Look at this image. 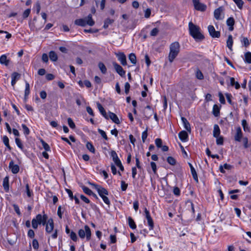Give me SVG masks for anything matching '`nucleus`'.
<instances>
[{
	"label": "nucleus",
	"mask_w": 251,
	"mask_h": 251,
	"mask_svg": "<svg viewBox=\"0 0 251 251\" xmlns=\"http://www.w3.org/2000/svg\"><path fill=\"white\" fill-rule=\"evenodd\" d=\"M189 30L190 34L196 40H201L204 38V36L200 32V28L191 22L189 23Z\"/></svg>",
	"instance_id": "nucleus-1"
},
{
	"label": "nucleus",
	"mask_w": 251,
	"mask_h": 251,
	"mask_svg": "<svg viewBox=\"0 0 251 251\" xmlns=\"http://www.w3.org/2000/svg\"><path fill=\"white\" fill-rule=\"evenodd\" d=\"M91 184L97 190L99 196L102 198L104 202L109 206L110 201L107 197L108 195V191L105 188L99 185L94 183H91Z\"/></svg>",
	"instance_id": "nucleus-2"
},
{
	"label": "nucleus",
	"mask_w": 251,
	"mask_h": 251,
	"mask_svg": "<svg viewBox=\"0 0 251 251\" xmlns=\"http://www.w3.org/2000/svg\"><path fill=\"white\" fill-rule=\"evenodd\" d=\"M180 50V45L178 42L172 43L170 47V53L168 58L169 61L172 63L177 56Z\"/></svg>",
	"instance_id": "nucleus-3"
},
{
	"label": "nucleus",
	"mask_w": 251,
	"mask_h": 251,
	"mask_svg": "<svg viewBox=\"0 0 251 251\" xmlns=\"http://www.w3.org/2000/svg\"><path fill=\"white\" fill-rule=\"evenodd\" d=\"M78 235L81 238H84L86 236L87 240L89 241L91 239V231L88 226L85 225L84 229H80L78 232Z\"/></svg>",
	"instance_id": "nucleus-4"
},
{
	"label": "nucleus",
	"mask_w": 251,
	"mask_h": 251,
	"mask_svg": "<svg viewBox=\"0 0 251 251\" xmlns=\"http://www.w3.org/2000/svg\"><path fill=\"white\" fill-rule=\"evenodd\" d=\"M44 24V23L42 22L39 24L38 22H37L36 18L34 17L33 20V22L29 23V26L30 29L32 30L39 31L42 28Z\"/></svg>",
	"instance_id": "nucleus-5"
},
{
	"label": "nucleus",
	"mask_w": 251,
	"mask_h": 251,
	"mask_svg": "<svg viewBox=\"0 0 251 251\" xmlns=\"http://www.w3.org/2000/svg\"><path fill=\"white\" fill-rule=\"evenodd\" d=\"M113 66L116 72L121 76H125L126 72L123 70V68L116 62L112 63Z\"/></svg>",
	"instance_id": "nucleus-6"
},
{
	"label": "nucleus",
	"mask_w": 251,
	"mask_h": 251,
	"mask_svg": "<svg viewBox=\"0 0 251 251\" xmlns=\"http://www.w3.org/2000/svg\"><path fill=\"white\" fill-rule=\"evenodd\" d=\"M193 3L195 8L197 10L204 11L205 10L206 6L205 5L200 2L199 0H193Z\"/></svg>",
	"instance_id": "nucleus-7"
},
{
	"label": "nucleus",
	"mask_w": 251,
	"mask_h": 251,
	"mask_svg": "<svg viewBox=\"0 0 251 251\" xmlns=\"http://www.w3.org/2000/svg\"><path fill=\"white\" fill-rule=\"evenodd\" d=\"M48 216L47 214H44L42 216L41 214H38L36 216V218H34L36 221L39 223V224H43V225H45L47 223L48 220Z\"/></svg>",
	"instance_id": "nucleus-8"
},
{
	"label": "nucleus",
	"mask_w": 251,
	"mask_h": 251,
	"mask_svg": "<svg viewBox=\"0 0 251 251\" xmlns=\"http://www.w3.org/2000/svg\"><path fill=\"white\" fill-rule=\"evenodd\" d=\"M116 56L118 57V60L121 62L123 66L127 65L126 59V55L122 52L115 53Z\"/></svg>",
	"instance_id": "nucleus-9"
},
{
	"label": "nucleus",
	"mask_w": 251,
	"mask_h": 251,
	"mask_svg": "<svg viewBox=\"0 0 251 251\" xmlns=\"http://www.w3.org/2000/svg\"><path fill=\"white\" fill-rule=\"evenodd\" d=\"M208 32L211 37L213 38H219L220 36V32L216 31L213 25H210L208 26Z\"/></svg>",
	"instance_id": "nucleus-10"
},
{
	"label": "nucleus",
	"mask_w": 251,
	"mask_h": 251,
	"mask_svg": "<svg viewBox=\"0 0 251 251\" xmlns=\"http://www.w3.org/2000/svg\"><path fill=\"white\" fill-rule=\"evenodd\" d=\"M46 225V231L48 233H50L54 228L53 221L52 219H50L47 222Z\"/></svg>",
	"instance_id": "nucleus-11"
},
{
	"label": "nucleus",
	"mask_w": 251,
	"mask_h": 251,
	"mask_svg": "<svg viewBox=\"0 0 251 251\" xmlns=\"http://www.w3.org/2000/svg\"><path fill=\"white\" fill-rule=\"evenodd\" d=\"M9 168L11 169L12 173L14 174H17L20 170L19 167L18 165L14 164V161L11 160L9 164Z\"/></svg>",
	"instance_id": "nucleus-12"
},
{
	"label": "nucleus",
	"mask_w": 251,
	"mask_h": 251,
	"mask_svg": "<svg viewBox=\"0 0 251 251\" xmlns=\"http://www.w3.org/2000/svg\"><path fill=\"white\" fill-rule=\"evenodd\" d=\"M153 113V111L151 109V107L150 106L148 105L145 108L144 110V114L145 117L147 119H149L152 116Z\"/></svg>",
	"instance_id": "nucleus-13"
},
{
	"label": "nucleus",
	"mask_w": 251,
	"mask_h": 251,
	"mask_svg": "<svg viewBox=\"0 0 251 251\" xmlns=\"http://www.w3.org/2000/svg\"><path fill=\"white\" fill-rule=\"evenodd\" d=\"M110 155L112 157L113 161L114 162L116 166L118 165V164L121 163V161L119 159L118 155L115 151H112L110 152Z\"/></svg>",
	"instance_id": "nucleus-14"
},
{
	"label": "nucleus",
	"mask_w": 251,
	"mask_h": 251,
	"mask_svg": "<svg viewBox=\"0 0 251 251\" xmlns=\"http://www.w3.org/2000/svg\"><path fill=\"white\" fill-rule=\"evenodd\" d=\"M21 76V75L17 72H14L12 75V80H11V85L13 87H14L15 84L16 83V81L20 79Z\"/></svg>",
	"instance_id": "nucleus-15"
},
{
	"label": "nucleus",
	"mask_w": 251,
	"mask_h": 251,
	"mask_svg": "<svg viewBox=\"0 0 251 251\" xmlns=\"http://www.w3.org/2000/svg\"><path fill=\"white\" fill-rule=\"evenodd\" d=\"M108 119L110 118L115 124H119L120 123V121L118 117L114 113L109 112L108 113Z\"/></svg>",
	"instance_id": "nucleus-16"
},
{
	"label": "nucleus",
	"mask_w": 251,
	"mask_h": 251,
	"mask_svg": "<svg viewBox=\"0 0 251 251\" xmlns=\"http://www.w3.org/2000/svg\"><path fill=\"white\" fill-rule=\"evenodd\" d=\"M243 134L242 132L241 128L240 127H238L236 129V132L234 136V139L235 141L240 142L241 139L242 138Z\"/></svg>",
	"instance_id": "nucleus-17"
},
{
	"label": "nucleus",
	"mask_w": 251,
	"mask_h": 251,
	"mask_svg": "<svg viewBox=\"0 0 251 251\" xmlns=\"http://www.w3.org/2000/svg\"><path fill=\"white\" fill-rule=\"evenodd\" d=\"M178 137L182 142H186L188 137V135L186 131L182 130L178 133Z\"/></svg>",
	"instance_id": "nucleus-18"
},
{
	"label": "nucleus",
	"mask_w": 251,
	"mask_h": 251,
	"mask_svg": "<svg viewBox=\"0 0 251 251\" xmlns=\"http://www.w3.org/2000/svg\"><path fill=\"white\" fill-rule=\"evenodd\" d=\"M234 24L235 21L233 18L230 17L227 19L226 20V24L229 26L228 29L229 31H231L233 30Z\"/></svg>",
	"instance_id": "nucleus-19"
},
{
	"label": "nucleus",
	"mask_w": 251,
	"mask_h": 251,
	"mask_svg": "<svg viewBox=\"0 0 251 251\" xmlns=\"http://www.w3.org/2000/svg\"><path fill=\"white\" fill-rule=\"evenodd\" d=\"M98 108L99 109L101 114L106 119H108V115L106 114L105 110L99 102L97 103Z\"/></svg>",
	"instance_id": "nucleus-20"
},
{
	"label": "nucleus",
	"mask_w": 251,
	"mask_h": 251,
	"mask_svg": "<svg viewBox=\"0 0 251 251\" xmlns=\"http://www.w3.org/2000/svg\"><path fill=\"white\" fill-rule=\"evenodd\" d=\"M223 7H219V8H217L215 10L214 12V18L216 20H219L220 19V15L222 13V12L223 11Z\"/></svg>",
	"instance_id": "nucleus-21"
},
{
	"label": "nucleus",
	"mask_w": 251,
	"mask_h": 251,
	"mask_svg": "<svg viewBox=\"0 0 251 251\" xmlns=\"http://www.w3.org/2000/svg\"><path fill=\"white\" fill-rule=\"evenodd\" d=\"M181 119L183 123L184 128L186 129V130H187V131L190 132L191 130V126L187 120L185 118L183 117H181Z\"/></svg>",
	"instance_id": "nucleus-22"
},
{
	"label": "nucleus",
	"mask_w": 251,
	"mask_h": 251,
	"mask_svg": "<svg viewBox=\"0 0 251 251\" xmlns=\"http://www.w3.org/2000/svg\"><path fill=\"white\" fill-rule=\"evenodd\" d=\"M9 62L10 60L7 58L6 55L3 54L0 57V64L7 66L9 65Z\"/></svg>",
	"instance_id": "nucleus-23"
},
{
	"label": "nucleus",
	"mask_w": 251,
	"mask_h": 251,
	"mask_svg": "<svg viewBox=\"0 0 251 251\" xmlns=\"http://www.w3.org/2000/svg\"><path fill=\"white\" fill-rule=\"evenodd\" d=\"M189 165L190 166L191 174H192L193 178L197 182H198V177L197 172H196L195 168H194V167L191 163H189Z\"/></svg>",
	"instance_id": "nucleus-24"
},
{
	"label": "nucleus",
	"mask_w": 251,
	"mask_h": 251,
	"mask_svg": "<svg viewBox=\"0 0 251 251\" xmlns=\"http://www.w3.org/2000/svg\"><path fill=\"white\" fill-rule=\"evenodd\" d=\"M220 134V129L218 125H214L213 135L214 137H218Z\"/></svg>",
	"instance_id": "nucleus-25"
},
{
	"label": "nucleus",
	"mask_w": 251,
	"mask_h": 251,
	"mask_svg": "<svg viewBox=\"0 0 251 251\" xmlns=\"http://www.w3.org/2000/svg\"><path fill=\"white\" fill-rule=\"evenodd\" d=\"M233 39L231 35H229L226 41V46L230 50H232V47L233 45Z\"/></svg>",
	"instance_id": "nucleus-26"
},
{
	"label": "nucleus",
	"mask_w": 251,
	"mask_h": 251,
	"mask_svg": "<svg viewBox=\"0 0 251 251\" xmlns=\"http://www.w3.org/2000/svg\"><path fill=\"white\" fill-rule=\"evenodd\" d=\"M75 24L79 26H84L86 25V21L83 19H77L75 20Z\"/></svg>",
	"instance_id": "nucleus-27"
},
{
	"label": "nucleus",
	"mask_w": 251,
	"mask_h": 251,
	"mask_svg": "<svg viewBox=\"0 0 251 251\" xmlns=\"http://www.w3.org/2000/svg\"><path fill=\"white\" fill-rule=\"evenodd\" d=\"M30 93L29 84L27 82H25V100L26 101L28 95Z\"/></svg>",
	"instance_id": "nucleus-28"
},
{
	"label": "nucleus",
	"mask_w": 251,
	"mask_h": 251,
	"mask_svg": "<svg viewBox=\"0 0 251 251\" xmlns=\"http://www.w3.org/2000/svg\"><path fill=\"white\" fill-rule=\"evenodd\" d=\"M3 186L4 189L7 192L9 190V178L8 176H6L3 180Z\"/></svg>",
	"instance_id": "nucleus-29"
},
{
	"label": "nucleus",
	"mask_w": 251,
	"mask_h": 251,
	"mask_svg": "<svg viewBox=\"0 0 251 251\" xmlns=\"http://www.w3.org/2000/svg\"><path fill=\"white\" fill-rule=\"evenodd\" d=\"M49 57L52 61H56L58 59L57 55L54 51H50L49 52Z\"/></svg>",
	"instance_id": "nucleus-30"
},
{
	"label": "nucleus",
	"mask_w": 251,
	"mask_h": 251,
	"mask_svg": "<svg viewBox=\"0 0 251 251\" xmlns=\"http://www.w3.org/2000/svg\"><path fill=\"white\" fill-rule=\"evenodd\" d=\"M230 84L232 86H235L236 89H238L240 87V85L238 82H235L234 77L230 78Z\"/></svg>",
	"instance_id": "nucleus-31"
},
{
	"label": "nucleus",
	"mask_w": 251,
	"mask_h": 251,
	"mask_svg": "<svg viewBox=\"0 0 251 251\" xmlns=\"http://www.w3.org/2000/svg\"><path fill=\"white\" fill-rule=\"evenodd\" d=\"M213 114L215 117H218L220 114V108L217 104H214L213 107Z\"/></svg>",
	"instance_id": "nucleus-32"
},
{
	"label": "nucleus",
	"mask_w": 251,
	"mask_h": 251,
	"mask_svg": "<svg viewBox=\"0 0 251 251\" xmlns=\"http://www.w3.org/2000/svg\"><path fill=\"white\" fill-rule=\"evenodd\" d=\"M114 20L110 18L106 19L104 22L103 28L106 29L110 25H111L114 22Z\"/></svg>",
	"instance_id": "nucleus-33"
},
{
	"label": "nucleus",
	"mask_w": 251,
	"mask_h": 251,
	"mask_svg": "<svg viewBox=\"0 0 251 251\" xmlns=\"http://www.w3.org/2000/svg\"><path fill=\"white\" fill-rule=\"evenodd\" d=\"M128 225L130 227L133 229H135L136 228V225L134 221V220L132 219V218L131 217H129L128 218Z\"/></svg>",
	"instance_id": "nucleus-34"
},
{
	"label": "nucleus",
	"mask_w": 251,
	"mask_h": 251,
	"mask_svg": "<svg viewBox=\"0 0 251 251\" xmlns=\"http://www.w3.org/2000/svg\"><path fill=\"white\" fill-rule=\"evenodd\" d=\"M2 141H3L4 144L8 148L9 151H11V148L9 144V139H8V137L6 135L4 136L2 138Z\"/></svg>",
	"instance_id": "nucleus-35"
},
{
	"label": "nucleus",
	"mask_w": 251,
	"mask_h": 251,
	"mask_svg": "<svg viewBox=\"0 0 251 251\" xmlns=\"http://www.w3.org/2000/svg\"><path fill=\"white\" fill-rule=\"evenodd\" d=\"M99 68L103 74H105L107 72V69L104 64L102 62H100L98 64Z\"/></svg>",
	"instance_id": "nucleus-36"
},
{
	"label": "nucleus",
	"mask_w": 251,
	"mask_h": 251,
	"mask_svg": "<svg viewBox=\"0 0 251 251\" xmlns=\"http://www.w3.org/2000/svg\"><path fill=\"white\" fill-rule=\"evenodd\" d=\"M186 205L188 207H190L191 210L192 211V216L194 217L195 215V209H194V205L193 203L191 201H188L186 202Z\"/></svg>",
	"instance_id": "nucleus-37"
},
{
	"label": "nucleus",
	"mask_w": 251,
	"mask_h": 251,
	"mask_svg": "<svg viewBox=\"0 0 251 251\" xmlns=\"http://www.w3.org/2000/svg\"><path fill=\"white\" fill-rule=\"evenodd\" d=\"M85 20L86 21V25H88L90 26H93L95 24V22L92 19V16L91 14H89L88 16L87 19Z\"/></svg>",
	"instance_id": "nucleus-38"
},
{
	"label": "nucleus",
	"mask_w": 251,
	"mask_h": 251,
	"mask_svg": "<svg viewBox=\"0 0 251 251\" xmlns=\"http://www.w3.org/2000/svg\"><path fill=\"white\" fill-rule=\"evenodd\" d=\"M128 58L132 64H135L136 63V56L134 53H130L128 56Z\"/></svg>",
	"instance_id": "nucleus-39"
},
{
	"label": "nucleus",
	"mask_w": 251,
	"mask_h": 251,
	"mask_svg": "<svg viewBox=\"0 0 251 251\" xmlns=\"http://www.w3.org/2000/svg\"><path fill=\"white\" fill-rule=\"evenodd\" d=\"M245 61L249 64L251 63V52H247L245 54Z\"/></svg>",
	"instance_id": "nucleus-40"
},
{
	"label": "nucleus",
	"mask_w": 251,
	"mask_h": 251,
	"mask_svg": "<svg viewBox=\"0 0 251 251\" xmlns=\"http://www.w3.org/2000/svg\"><path fill=\"white\" fill-rule=\"evenodd\" d=\"M82 189L83 192L86 194L88 195L89 196H91V194H93V192L88 187L85 186H83L82 187Z\"/></svg>",
	"instance_id": "nucleus-41"
},
{
	"label": "nucleus",
	"mask_w": 251,
	"mask_h": 251,
	"mask_svg": "<svg viewBox=\"0 0 251 251\" xmlns=\"http://www.w3.org/2000/svg\"><path fill=\"white\" fill-rule=\"evenodd\" d=\"M41 143L46 151H50V150L49 145L45 142L43 139L40 140Z\"/></svg>",
	"instance_id": "nucleus-42"
},
{
	"label": "nucleus",
	"mask_w": 251,
	"mask_h": 251,
	"mask_svg": "<svg viewBox=\"0 0 251 251\" xmlns=\"http://www.w3.org/2000/svg\"><path fill=\"white\" fill-rule=\"evenodd\" d=\"M148 221V224L150 226V229L151 230L153 228L154 224L151 217L146 218Z\"/></svg>",
	"instance_id": "nucleus-43"
},
{
	"label": "nucleus",
	"mask_w": 251,
	"mask_h": 251,
	"mask_svg": "<svg viewBox=\"0 0 251 251\" xmlns=\"http://www.w3.org/2000/svg\"><path fill=\"white\" fill-rule=\"evenodd\" d=\"M86 147L88 150H89L91 152L94 153L95 151V149L93 145L90 142H87L86 144Z\"/></svg>",
	"instance_id": "nucleus-44"
},
{
	"label": "nucleus",
	"mask_w": 251,
	"mask_h": 251,
	"mask_svg": "<svg viewBox=\"0 0 251 251\" xmlns=\"http://www.w3.org/2000/svg\"><path fill=\"white\" fill-rule=\"evenodd\" d=\"M95 1L97 6H98L99 3L100 2V8L101 10H103L104 8L106 0H101L100 1L96 0Z\"/></svg>",
	"instance_id": "nucleus-45"
},
{
	"label": "nucleus",
	"mask_w": 251,
	"mask_h": 251,
	"mask_svg": "<svg viewBox=\"0 0 251 251\" xmlns=\"http://www.w3.org/2000/svg\"><path fill=\"white\" fill-rule=\"evenodd\" d=\"M196 76L198 79L200 80L203 79V75L202 72L199 69H197L196 71Z\"/></svg>",
	"instance_id": "nucleus-46"
},
{
	"label": "nucleus",
	"mask_w": 251,
	"mask_h": 251,
	"mask_svg": "<svg viewBox=\"0 0 251 251\" xmlns=\"http://www.w3.org/2000/svg\"><path fill=\"white\" fill-rule=\"evenodd\" d=\"M167 161L168 163L171 165H175L176 164V160L174 158L171 156H169L167 159Z\"/></svg>",
	"instance_id": "nucleus-47"
},
{
	"label": "nucleus",
	"mask_w": 251,
	"mask_h": 251,
	"mask_svg": "<svg viewBox=\"0 0 251 251\" xmlns=\"http://www.w3.org/2000/svg\"><path fill=\"white\" fill-rule=\"evenodd\" d=\"M68 124L69 126L72 128L74 129L75 127V125L73 120L71 118H68L67 119Z\"/></svg>",
	"instance_id": "nucleus-48"
},
{
	"label": "nucleus",
	"mask_w": 251,
	"mask_h": 251,
	"mask_svg": "<svg viewBox=\"0 0 251 251\" xmlns=\"http://www.w3.org/2000/svg\"><path fill=\"white\" fill-rule=\"evenodd\" d=\"M234 2L236 4L238 8L241 9L243 7L244 2L242 0H233Z\"/></svg>",
	"instance_id": "nucleus-49"
},
{
	"label": "nucleus",
	"mask_w": 251,
	"mask_h": 251,
	"mask_svg": "<svg viewBox=\"0 0 251 251\" xmlns=\"http://www.w3.org/2000/svg\"><path fill=\"white\" fill-rule=\"evenodd\" d=\"M242 125L245 131H250V128L248 126L246 120L242 121Z\"/></svg>",
	"instance_id": "nucleus-50"
},
{
	"label": "nucleus",
	"mask_w": 251,
	"mask_h": 251,
	"mask_svg": "<svg viewBox=\"0 0 251 251\" xmlns=\"http://www.w3.org/2000/svg\"><path fill=\"white\" fill-rule=\"evenodd\" d=\"M22 126L23 129L24 134L25 135H28L30 133V131L28 127L25 124H22Z\"/></svg>",
	"instance_id": "nucleus-51"
},
{
	"label": "nucleus",
	"mask_w": 251,
	"mask_h": 251,
	"mask_svg": "<svg viewBox=\"0 0 251 251\" xmlns=\"http://www.w3.org/2000/svg\"><path fill=\"white\" fill-rule=\"evenodd\" d=\"M15 142H16V144L17 145V146L19 148H20L22 150H23V148H24V146L22 143L21 140L18 138H16L15 139Z\"/></svg>",
	"instance_id": "nucleus-52"
},
{
	"label": "nucleus",
	"mask_w": 251,
	"mask_h": 251,
	"mask_svg": "<svg viewBox=\"0 0 251 251\" xmlns=\"http://www.w3.org/2000/svg\"><path fill=\"white\" fill-rule=\"evenodd\" d=\"M98 132L101 135L102 138H103L105 140H108V138L104 131L101 129H98Z\"/></svg>",
	"instance_id": "nucleus-53"
},
{
	"label": "nucleus",
	"mask_w": 251,
	"mask_h": 251,
	"mask_svg": "<svg viewBox=\"0 0 251 251\" xmlns=\"http://www.w3.org/2000/svg\"><path fill=\"white\" fill-rule=\"evenodd\" d=\"M216 144L218 145H222L224 143V139L222 136H218V137H216Z\"/></svg>",
	"instance_id": "nucleus-54"
},
{
	"label": "nucleus",
	"mask_w": 251,
	"mask_h": 251,
	"mask_svg": "<svg viewBox=\"0 0 251 251\" xmlns=\"http://www.w3.org/2000/svg\"><path fill=\"white\" fill-rule=\"evenodd\" d=\"M70 237L71 238V239L74 241H76L77 240V237L76 233L73 231L70 232Z\"/></svg>",
	"instance_id": "nucleus-55"
},
{
	"label": "nucleus",
	"mask_w": 251,
	"mask_h": 251,
	"mask_svg": "<svg viewBox=\"0 0 251 251\" xmlns=\"http://www.w3.org/2000/svg\"><path fill=\"white\" fill-rule=\"evenodd\" d=\"M25 189H26V193L27 196L29 198L31 197L32 193V191H31L30 190L29 185L27 183L25 185Z\"/></svg>",
	"instance_id": "nucleus-56"
},
{
	"label": "nucleus",
	"mask_w": 251,
	"mask_h": 251,
	"mask_svg": "<svg viewBox=\"0 0 251 251\" xmlns=\"http://www.w3.org/2000/svg\"><path fill=\"white\" fill-rule=\"evenodd\" d=\"M155 143L157 148H160L161 147L162 141L160 138H156L155 140Z\"/></svg>",
	"instance_id": "nucleus-57"
},
{
	"label": "nucleus",
	"mask_w": 251,
	"mask_h": 251,
	"mask_svg": "<svg viewBox=\"0 0 251 251\" xmlns=\"http://www.w3.org/2000/svg\"><path fill=\"white\" fill-rule=\"evenodd\" d=\"M159 32V30L157 28H154L151 31L150 35L151 36H156Z\"/></svg>",
	"instance_id": "nucleus-58"
},
{
	"label": "nucleus",
	"mask_w": 251,
	"mask_h": 251,
	"mask_svg": "<svg viewBox=\"0 0 251 251\" xmlns=\"http://www.w3.org/2000/svg\"><path fill=\"white\" fill-rule=\"evenodd\" d=\"M13 206L14 209L15 211L16 212V213L19 216H21V213L20 212V210L18 205L16 204H13Z\"/></svg>",
	"instance_id": "nucleus-59"
},
{
	"label": "nucleus",
	"mask_w": 251,
	"mask_h": 251,
	"mask_svg": "<svg viewBox=\"0 0 251 251\" xmlns=\"http://www.w3.org/2000/svg\"><path fill=\"white\" fill-rule=\"evenodd\" d=\"M147 137H148V131H147V129H146V130L143 131L142 134V139L143 142L144 143L145 142V140L147 139Z\"/></svg>",
	"instance_id": "nucleus-60"
},
{
	"label": "nucleus",
	"mask_w": 251,
	"mask_h": 251,
	"mask_svg": "<svg viewBox=\"0 0 251 251\" xmlns=\"http://www.w3.org/2000/svg\"><path fill=\"white\" fill-rule=\"evenodd\" d=\"M130 85L128 82H126L125 84V91L126 94H128L129 91Z\"/></svg>",
	"instance_id": "nucleus-61"
},
{
	"label": "nucleus",
	"mask_w": 251,
	"mask_h": 251,
	"mask_svg": "<svg viewBox=\"0 0 251 251\" xmlns=\"http://www.w3.org/2000/svg\"><path fill=\"white\" fill-rule=\"evenodd\" d=\"M32 246L35 250H37L39 248L38 242L36 239H33L32 241Z\"/></svg>",
	"instance_id": "nucleus-62"
},
{
	"label": "nucleus",
	"mask_w": 251,
	"mask_h": 251,
	"mask_svg": "<svg viewBox=\"0 0 251 251\" xmlns=\"http://www.w3.org/2000/svg\"><path fill=\"white\" fill-rule=\"evenodd\" d=\"M219 100H220V102L222 104H225L226 101H225V98L221 92H220L219 93Z\"/></svg>",
	"instance_id": "nucleus-63"
},
{
	"label": "nucleus",
	"mask_w": 251,
	"mask_h": 251,
	"mask_svg": "<svg viewBox=\"0 0 251 251\" xmlns=\"http://www.w3.org/2000/svg\"><path fill=\"white\" fill-rule=\"evenodd\" d=\"M127 184L123 180L121 181V189L122 191H126L127 189Z\"/></svg>",
	"instance_id": "nucleus-64"
}]
</instances>
